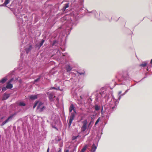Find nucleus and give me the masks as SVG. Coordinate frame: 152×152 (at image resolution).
Segmentation results:
<instances>
[{"label":"nucleus","instance_id":"1","mask_svg":"<svg viewBox=\"0 0 152 152\" xmlns=\"http://www.w3.org/2000/svg\"><path fill=\"white\" fill-rule=\"evenodd\" d=\"M74 110V111L75 112V113H71V115H70L69 117V122L68 123V125L69 126V127L71 124L72 122V121L73 120H74V118L75 117V114H76V113L75 111V109H74V107L73 104H71V105L70 106L69 108V112L71 113L72 111V110Z\"/></svg>","mask_w":152,"mask_h":152},{"label":"nucleus","instance_id":"2","mask_svg":"<svg viewBox=\"0 0 152 152\" xmlns=\"http://www.w3.org/2000/svg\"><path fill=\"white\" fill-rule=\"evenodd\" d=\"M82 126L81 128V130L82 132H84L87 128V120H85L82 122Z\"/></svg>","mask_w":152,"mask_h":152},{"label":"nucleus","instance_id":"3","mask_svg":"<svg viewBox=\"0 0 152 152\" xmlns=\"http://www.w3.org/2000/svg\"><path fill=\"white\" fill-rule=\"evenodd\" d=\"M17 114V113L15 112L13 114H11L10 115L8 118L5 121L3 122L1 125L2 126L4 125L5 124H6L9 121V120L10 119H12L14 116L16 115Z\"/></svg>","mask_w":152,"mask_h":152},{"label":"nucleus","instance_id":"4","mask_svg":"<svg viewBox=\"0 0 152 152\" xmlns=\"http://www.w3.org/2000/svg\"><path fill=\"white\" fill-rule=\"evenodd\" d=\"M49 95V98L50 101H53V98H55V96H54L53 94V93H50L49 94V92L47 93Z\"/></svg>","mask_w":152,"mask_h":152},{"label":"nucleus","instance_id":"5","mask_svg":"<svg viewBox=\"0 0 152 152\" xmlns=\"http://www.w3.org/2000/svg\"><path fill=\"white\" fill-rule=\"evenodd\" d=\"M97 148V146L95 145L94 144H93L91 147V152H95Z\"/></svg>","mask_w":152,"mask_h":152},{"label":"nucleus","instance_id":"6","mask_svg":"<svg viewBox=\"0 0 152 152\" xmlns=\"http://www.w3.org/2000/svg\"><path fill=\"white\" fill-rule=\"evenodd\" d=\"M66 69L67 72H69L72 69V68L70 66V65L68 64L66 67Z\"/></svg>","mask_w":152,"mask_h":152},{"label":"nucleus","instance_id":"7","mask_svg":"<svg viewBox=\"0 0 152 152\" xmlns=\"http://www.w3.org/2000/svg\"><path fill=\"white\" fill-rule=\"evenodd\" d=\"M10 94H4L3 98V100H6L10 96Z\"/></svg>","mask_w":152,"mask_h":152},{"label":"nucleus","instance_id":"8","mask_svg":"<svg viewBox=\"0 0 152 152\" xmlns=\"http://www.w3.org/2000/svg\"><path fill=\"white\" fill-rule=\"evenodd\" d=\"M13 87L12 85L9 83H7L6 88L7 89H11Z\"/></svg>","mask_w":152,"mask_h":152},{"label":"nucleus","instance_id":"9","mask_svg":"<svg viewBox=\"0 0 152 152\" xmlns=\"http://www.w3.org/2000/svg\"><path fill=\"white\" fill-rule=\"evenodd\" d=\"M69 3H67L65 4V6L62 9V10L63 12H64L66 9L69 7Z\"/></svg>","mask_w":152,"mask_h":152},{"label":"nucleus","instance_id":"10","mask_svg":"<svg viewBox=\"0 0 152 152\" xmlns=\"http://www.w3.org/2000/svg\"><path fill=\"white\" fill-rule=\"evenodd\" d=\"M43 103L41 102H39L37 107V110H39L40 108H41V107L43 106L42 105H43Z\"/></svg>","mask_w":152,"mask_h":152},{"label":"nucleus","instance_id":"11","mask_svg":"<svg viewBox=\"0 0 152 152\" xmlns=\"http://www.w3.org/2000/svg\"><path fill=\"white\" fill-rule=\"evenodd\" d=\"M7 80V78L5 77L3 78L1 80H0V83H5Z\"/></svg>","mask_w":152,"mask_h":152},{"label":"nucleus","instance_id":"12","mask_svg":"<svg viewBox=\"0 0 152 152\" xmlns=\"http://www.w3.org/2000/svg\"><path fill=\"white\" fill-rule=\"evenodd\" d=\"M32 48V46L30 45L28 48H26L25 49V50L27 53H28V52L31 50Z\"/></svg>","mask_w":152,"mask_h":152},{"label":"nucleus","instance_id":"13","mask_svg":"<svg viewBox=\"0 0 152 152\" xmlns=\"http://www.w3.org/2000/svg\"><path fill=\"white\" fill-rule=\"evenodd\" d=\"M30 98L31 99H35L37 98V96L36 95H31L30 96Z\"/></svg>","mask_w":152,"mask_h":152},{"label":"nucleus","instance_id":"14","mask_svg":"<svg viewBox=\"0 0 152 152\" xmlns=\"http://www.w3.org/2000/svg\"><path fill=\"white\" fill-rule=\"evenodd\" d=\"M88 147L87 145H85L82 149L81 152H84L86 149Z\"/></svg>","mask_w":152,"mask_h":152},{"label":"nucleus","instance_id":"15","mask_svg":"<svg viewBox=\"0 0 152 152\" xmlns=\"http://www.w3.org/2000/svg\"><path fill=\"white\" fill-rule=\"evenodd\" d=\"M41 77V76L40 75L39 76L38 78L35 80L34 81H33V83H35L36 82H39L40 79Z\"/></svg>","mask_w":152,"mask_h":152},{"label":"nucleus","instance_id":"16","mask_svg":"<svg viewBox=\"0 0 152 152\" xmlns=\"http://www.w3.org/2000/svg\"><path fill=\"white\" fill-rule=\"evenodd\" d=\"M10 0H5L4 3L2 5L3 6H6L10 2Z\"/></svg>","mask_w":152,"mask_h":152},{"label":"nucleus","instance_id":"17","mask_svg":"<svg viewBox=\"0 0 152 152\" xmlns=\"http://www.w3.org/2000/svg\"><path fill=\"white\" fill-rule=\"evenodd\" d=\"M46 109V107L45 106H42L41 107V108L39 110V111L40 112H42L43 111Z\"/></svg>","mask_w":152,"mask_h":152},{"label":"nucleus","instance_id":"18","mask_svg":"<svg viewBox=\"0 0 152 152\" xmlns=\"http://www.w3.org/2000/svg\"><path fill=\"white\" fill-rule=\"evenodd\" d=\"M39 102L38 101H36L34 102L33 107L34 109L37 106V104Z\"/></svg>","mask_w":152,"mask_h":152},{"label":"nucleus","instance_id":"19","mask_svg":"<svg viewBox=\"0 0 152 152\" xmlns=\"http://www.w3.org/2000/svg\"><path fill=\"white\" fill-rule=\"evenodd\" d=\"M147 64V63L145 62L143 63L142 64L140 65V66H142L143 67H144L146 66Z\"/></svg>","mask_w":152,"mask_h":152},{"label":"nucleus","instance_id":"20","mask_svg":"<svg viewBox=\"0 0 152 152\" xmlns=\"http://www.w3.org/2000/svg\"><path fill=\"white\" fill-rule=\"evenodd\" d=\"M19 105L20 106H25L26 104L25 103L21 102L19 103Z\"/></svg>","mask_w":152,"mask_h":152},{"label":"nucleus","instance_id":"21","mask_svg":"<svg viewBox=\"0 0 152 152\" xmlns=\"http://www.w3.org/2000/svg\"><path fill=\"white\" fill-rule=\"evenodd\" d=\"M95 109L96 110H98L99 109V107L97 105H96L95 107Z\"/></svg>","mask_w":152,"mask_h":152},{"label":"nucleus","instance_id":"22","mask_svg":"<svg viewBox=\"0 0 152 152\" xmlns=\"http://www.w3.org/2000/svg\"><path fill=\"white\" fill-rule=\"evenodd\" d=\"M44 41H45V40L44 39H43L42 41L39 44L40 47H41V46H42V45L43 44Z\"/></svg>","mask_w":152,"mask_h":152},{"label":"nucleus","instance_id":"23","mask_svg":"<svg viewBox=\"0 0 152 152\" xmlns=\"http://www.w3.org/2000/svg\"><path fill=\"white\" fill-rule=\"evenodd\" d=\"M100 120V118H99L98 119L96 120V122H95V126L96 125L99 123V121Z\"/></svg>","mask_w":152,"mask_h":152},{"label":"nucleus","instance_id":"24","mask_svg":"<svg viewBox=\"0 0 152 152\" xmlns=\"http://www.w3.org/2000/svg\"><path fill=\"white\" fill-rule=\"evenodd\" d=\"M78 137V136H74L72 137V140H75L76 139L77 137Z\"/></svg>","mask_w":152,"mask_h":152},{"label":"nucleus","instance_id":"25","mask_svg":"<svg viewBox=\"0 0 152 152\" xmlns=\"http://www.w3.org/2000/svg\"><path fill=\"white\" fill-rule=\"evenodd\" d=\"M14 80V79L13 78H12L10 79L9 81L7 83H10L12 82Z\"/></svg>","mask_w":152,"mask_h":152},{"label":"nucleus","instance_id":"26","mask_svg":"<svg viewBox=\"0 0 152 152\" xmlns=\"http://www.w3.org/2000/svg\"><path fill=\"white\" fill-rule=\"evenodd\" d=\"M7 88H6V87H4L2 88V91H5L7 90Z\"/></svg>","mask_w":152,"mask_h":152},{"label":"nucleus","instance_id":"27","mask_svg":"<svg viewBox=\"0 0 152 152\" xmlns=\"http://www.w3.org/2000/svg\"><path fill=\"white\" fill-rule=\"evenodd\" d=\"M55 89L56 90H57L58 88H57L55 87H51L50 88V89Z\"/></svg>","mask_w":152,"mask_h":152},{"label":"nucleus","instance_id":"28","mask_svg":"<svg viewBox=\"0 0 152 152\" xmlns=\"http://www.w3.org/2000/svg\"><path fill=\"white\" fill-rule=\"evenodd\" d=\"M80 75H82L84 74L85 72H77Z\"/></svg>","mask_w":152,"mask_h":152},{"label":"nucleus","instance_id":"29","mask_svg":"<svg viewBox=\"0 0 152 152\" xmlns=\"http://www.w3.org/2000/svg\"><path fill=\"white\" fill-rule=\"evenodd\" d=\"M76 150V148H75L72 151H71L70 152H74V151H75Z\"/></svg>","mask_w":152,"mask_h":152},{"label":"nucleus","instance_id":"30","mask_svg":"<svg viewBox=\"0 0 152 152\" xmlns=\"http://www.w3.org/2000/svg\"><path fill=\"white\" fill-rule=\"evenodd\" d=\"M64 152H69V151L68 149L64 150Z\"/></svg>","mask_w":152,"mask_h":152},{"label":"nucleus","instance_id":"31","mask_svg":"<svg viewBox=\"0 0 152 152\" xmlns=\"http://www.w3.org/2000/svg\"><path fill=\"white\" fill-rule=\"evenodd\" d=\"M121 92H122V91H119L118 93V94L119 95L120 94H121Z\"/></svg>","mask_w":152,"mask_h":152},{"label":"nucleus","instance_id":"32","mask_svg":"<svg viewBox=\"0 0 152 152\" xmlns=\"http://www.w3.org/2000/svg\"><path fill=\"white\" fill-rule=\"evenodd\" d=\"M61 148H60V149L59 150V151H58V152H61Z\"/></svg>","mask_w":152,"mask_h":152},{"label":"nucleus","instance_id":"33","mask_svg":"<svg viewBox=\"0 0 152 152\" xmlns=\"http://www.w3.org/2000/svg\"><path fill=\"white\" fill-rule=\"evenodd\" d=\"M49 148H48L47 151V152H49Z\"/></svg>","mask_w":152,"mask_h":152},{"label":"nucleus","instance_id":"34","mask_svg":"<svg viewBox=\"0 0 152 152\" xmlns=\"http://www.w3.org/2000/svg\"><path fill=\"white\" fill-rule=\"evenodd\" d=\"M58 88V89L57 90H60V87H58V88Z\"/></svg>","mask_w":152,"mask_h":152},{"label":"nucleus","instance_id":"35","mask_svg":"<svg viewBox=\"0 0 152 152\" xmlns=\"http://www.w3.org/2000/svg\"><path fill=\"white\" fill-rule=\"evenodd\" d=\"M150 63L151 64H152V59L151 60V61H150Z\"/></svg>","mask_w":152,"mask_h":152},{"label":"nucleus","instance_id":"36","mask_svg":"<svg viewBox=\"0 0 152 152\" xmlns=\"http://www.w3.org/2000/svg\"><path fill=\"white\" fill-rule=\"evenodd\" d=\"M91 122L89 123V125H88V126H89L90 125V124H91Z\"/></svg>","mask_w":152,"mask_h":152},{"label":"nucleus","instance_id":"37","mask_svg":"<svg viewBox=\"0 0 152 152\" xmlns=\"http://www.w3.org/2000/svg\"><path fill=\"white\" fill-rule=\"evenodd\" d=\"M121 97V96H119V99H120V98Z\"/></svg>","mask_w":152,"mask_h":152},{"label":"nucleus","instance_id":"38","mask_svg":"<svg viewBox=\"0 0 152 152\" xmlns=\"http://www.w3.org/2000/svg\"><path fill=\"white\" fill-rule=\"evenodd\" d=\"M4 118V117H2L1 118V119H3Z\"/></svg>","mask_w":152,"mask_h":152},{"label":"nucleus","instance_id":"39","mask_svg":"<svg viewBox=\"0 0 152 152\" xmlns=\"http://www.w3.org/2000/svg\"><path fill=\"white\" fill-rule=\"evenodd\" d=\"M127 90H126V91L125 93H126L127 92Z\"/></svg>","mask_w":152,"mask_h":152},{"label":"nucleus","instance_id":"40","mask_svg":"<svg viewBox=\"0 0 152 152\" xmlns=\"http://www.w3.org/2000/svg\"><path fill=\"white\" fill-rule=\"evenodd\" d=\"M55 128L56 129L58 130V129H57V128H56V127H55Z\"/></svg>","mask_w":152,"mask_h":152}]
</instances>
